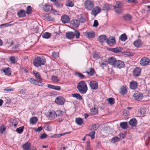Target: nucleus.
Returning a JSON list of instances; mask_svg holds the SVG:
<instances>
[{
  "label": "nucleus",
  "mask_w": 150,
  "mask_h": 150,
  "mask_svg": "<svg viewBox=\"0 0 150 150\" xmlns=\"http://www.w3.org/2000/svg\"><path fill=\"white\" fill-rule=\"evenodd\" d=\"M77 88L79 92L82 94L86 93L88 90L87 84L84 81H81L78 83Z\"/></svg>",
  "instance_id": "nucleus-1"
},
{
  "label": "nucleus",
  "mask_w": 150,
  "mask_h": 150,
  "mask_svg": "<svg viewBox=\"0 0 150 150\" xmlns=\"http://www.w3.org/2000/svg\"><path fill=\"white\" fill-rule=\"evenodd\" d=\"M46 59L43 58H41L40 57H35L33 60L34 65L36 67L40 66L41 65L45 64Z\"/></svg>",
  "instance_id": "nucleus-2"
},
{
  "label": "nucleus",
  "mask_w": 150,
  "mask_h": 150,
  "mask_svg": "<svg viewBox=\"0 0 150 150\" xmlns=\"http://www.w3.org/2000/svg\"><path fill=\"white\" fill-rule=\"evenodd\" d=\"M80 35L79 32L77 30H75L74 33L72 32H69L66 33V38L70 40L73 39L75 36L77 39L79 38Z\"/></svg>",
  "instance_id": "nucleus-3"
},
{
  "label": "nucleus",
  "mask_w": 150,
  "mask_h": 150,
  "mask_svg": "<svg viewBox=\"0 0 150 150\" xmlns=\"http://www.w3.org/2000/svg\"><path fill=\"white\" fill-rule=\"evenodd\" d=\"M122 4L120 2L117 1L116 4L113 6L115 11L118 14H121L123 13V10L122 9Z\"/></svg>",
  "instance_id": "nucleus-4"
},
{
  "label": "nucleus",
  "mask_w": 150,
  "mask_h": 150,
  "mask_svg": "<svg viewBox=\"0 0 150 150\" xmlns=\"http://www.w3.org/2000/svg\"><path fill=\"white\" fill-rule=\"evenodd\" d=\"M85 8L88 11H91L94 6V2L92 0H86L84 3Z\"/></svg>",
  "instance_id": "nucleus-5"
},
{
  "label": "nucleus",
  "mask_w": 150,
  "mask_h": 150,
  "mask_svg": "<svg viewBox=\"0 0 150 150\" xmlns=\"http://www.w3.org/2000/svg\"><path fill=\"white\" fill-rule=\"evenodd\" d=\"M47 116L48 119L52 120L57 117V115L54 110H50L47 112Z\"/></svg>",
  "instance_id": "nucleus-6"
},
{
  "label": "nucleus",
  "mask_w": 150,
  "mask_h": 150,
  "mask_svg": "<svg viewBox=\"0 0 150 150\" xmlns=\"http://www.w3.org/2000/svg\"><path fill=\"white\" fill-rule=\"evenodd\" d=\"M55 102L58 105H63L65 103V99L62 96H59L55 99Z\"/></svg>",
  "instance_id": "nucleus-7"
},
{
  "label": "nucleus",
  "mask_w": 150,
  "mask_h": 150,
  "mask_svg": "<svg viewBox=\"0 0 150 150\" xmlns=\"http://www.w3.org/2000/svg\"><path fill=\"white\" fill-rule=\"evenodd\" d=\"M149 62L150 60L148 58L144 57L140 60V64L141 65L146 66L148 65Z\"/></svg>",
  "instance_id": "nucleus-8"
},
{
  "label": "nucleus",
  "mask_w": 150,
  "mask_h": 150,
  "mask_svg": "<svg viewBox=\"0 0 150 150\" xmlns=\"http://www.w3.org/2000/svg\"><path fill=\"white\" fill-rule=\"evenodd\" d=\"M91 12V14L95 16H96L99 13H100L101 11L100 8L97 6L93 8Z\"/></svg>",
  "instance_id": "nucleus-9"
},
{
  "label": "nucleus",
  "mask_w": 150,
  "mask_h": 150,
  "mask_svg": "<svg viewBox=\"0 0 150 150\" xmlns=\"http://www.w3.org/2000/svg\"><path fill=\"white\" fill-rule=\"evenodd\" d=\"M89 84L91 89L96 90L98 88V83L95 81H90Z\"/></svg>",
  "instance_id": "nucleus-10"
},
{
  "label": "nucleus",
  "mask_w": 150,
  "mask_h": 150,
  "mask_svg": "<svg viewBox=\"0 0 150 150\" xmlns=\"http://www.w3.org/2000/svg\"><path fill=\"white\" fill-rule=\"evenodd\" d=\"M133 96L134 99L137 101L140 100L143 97V96L142 93H140L137 92H136L134 94Z\"/></svg>",
  "instance_id": "nucleus-11"
},
{
  "label": "nucleus",
  "mask_w": 150,
  "mask_h": 150,
  "mask_svg": "<svg viewBox=\"0 0 150 150\" xmlns=\"http://www.w3.org/2000/svg\"><path fill=\"white\" fill-rule=\"evenodd\" d=\"M107 44L110 45H112L116 43L114 37H110L106 40Z\"/></svg>",
  "instance_id": "nucleus-12"
},
{
  "label": "nucleus",
  "mask_w": 150,
  "mask_h": 150,
  "mask_svg": "<svg viewBox=\"0 0 150 150\" xmlns=\"http://www.w3.org/2000/svg\"><path fill=\"white\" fill-rule=\"evenodd\" d=\"M99 66L103 69L104 67H106L108 64L107 60L105 59H101L99 62Z\"/></svg>",
  "instance_id": "nucleus-13"
},
{
  "label": "nucleus",
  "mask_w": 150,
  "mask_h": 150,
  "mask_svg": "<svg viewBox=\"0 0 150 150\" xmlns=\"http://www.w3.org/2000/svg\"><path fill=\"white\" fill-rule=\"evenodd\" d=\"M124 63L123 62L118 60H116L114 67L119 69H121L124 66Z\"/></svg>",
  "instance_id": "nucleus-14"
},
{
  "label": "nucleus",
  "mask_w": 150,
  "mask_h": 150,
  "mask_svg": "<svg viewBox=\"0 0 150 150\" xmlns=\"http://www.w3.org/2000/svg\"><path fill=\"white\" fill-rule=\"evenodd\" d=\"M83 35L88 38H93L95 37V33L93 32H85Z\"/></svg>",
  "instance_id": "nucleus-15"
},
{
  "label": "nucleus",
  "mask_w": 150,
  "mask_h": 150,
  "mask_svg": "<svg viewBox=\"0 0 150 150\" xmlns=\"http://www.w3.org/2000/svg\"><path fill=\"white\" fill-rule=\"evenodd\" d=\"M137 83L136 81H132L129 83V87L131 89L135 90L137 88Z\"/></svg>",
  "instance_id": "nucleus-16"
},
{
  "label": "nucleus",
  "mask_w": 150,
  "mask_h": 150,
  "mask_svg": "<svg viewBox=\"0 0 150 150\" xmlns=\"http://www.w3.org/2000/svg\"><path fill=\"white\" fill-rule=\"evenodd\" d=\"M61 20L63 23H68L70 21V18L68 16L64 15L61 17Z\"/></svg>",
  "instance_id": "nucleus-17"
},
{
  "label": "nucleus",
  "mask_w": 150,
  "mask_h": 150,
  "mask_svg": "<svg viewBox=\"0 0 150 150\" xmlns=\"http://www.w3.org/2000/svg\"><path fill=\"white\" fill-rule=\"evenodd\" d=\"M143 45V43L141 40L138 39L133 42V45L137 47H141Z\"/></svg>",
  "instance_id": "nucleus-18"
},
{
  "label": "nucleus",
  "mask_w": 150,
  "mask_h": 150,
  "mask_svg": "<svg viewBox=\"0 0 150 150\" xmlns=\"http://www.w3.org/2000/svg\"><path fill=\"white\" fill-rule=\"evenodd\" d=\"M71 25L75 27H78L79 25V21L78 19H74L71 22Z\"/></svg>",
  "instance_id": "nucleus-19"
},
{
  "label": "nucleus",
  "mask_w": 150,
  "mask_h": 150,
  "mask_svg": "<svg viewBox=\"0 0 150 150\" xmlns=\"http://www.w3.org/2000/svg\"><path fill=\"white\" fill-rule=\"evenodd\" d=\"M116 61V60L115 58L111 57L108 59L107 62H108V64L114 67Z\"/></svg>",
  "instance_id": "nucleus-20"
},
{
  "label": "nucleus",
  "mask_w": 150,
  "mask_h": 150,
  "mask_svg": "<svg viewBox=\"0 0 150 150\" xmlns=\"http://www.w3.org/2000/svg\"><path fill=\"white\" fill-rule=\"evenodd\" d=\"M129 125L132 127L136 126L137 124V121L135 118H133L131 119L129 122Z\"/></svg>",
  "instance_id": "nucleus-21"
},
{
  "label": "nucleus",
  "mask_w": 150,
  "mask_h": 150,
  "mask_svg": "<svg viewBox=\"0 0 150 150\" xmlns=\"http://www.w3.org/2000/svg\"><path fill=\"white\" fill-rule=\"evenodd\" d=\"M47 87L50 89H53L57 91H59L61 89V87L59 86H54L48 84L47 85Z\"/></svg>",
  "instance_id": "nucleus-22"
},
{
  "label": "nucleus",
  "mask_w": 150,
  "mask_h": 150,
  "mask_svg": "<svg viewBox=\"0 0 150 150\" xmlns=\"http://www.w3.org/2000/svg\"><path fill=\"white\" fill-rule=\"evenodd\" d=\"M141 70L139 68H137L134 69L133 71V75L135 76H138L140 74Z\"/></svg>",
  "instance_id": "nucleus-23"
},
{
  "label": "nucleus",
  "mask_w": 150,
  "mask_h": 150,
  "mask_svg": "<svg viewBox=\"0 0 150 150\" xmlns=\"http://www.w3.org/2000/svg\"><path fill=\"white\" fill-rule=\"evenodd\" d=\"M127 88L124 86H122L120 88V93L122 95H125L127 93Z\"/></svg>",
  "instance_id": "nucleus-24"
},
{
  "label": "nucleus",
  "mask_w": 150,
  "mask_h": 150,
  "mask_svg": "<svg viewBox=\"0 0 150 150\" xmlns=\"http://www.w3.org/2000/svg\"><path fill=\"white\" fill-rule=\"evenodd\" d=\"M26 12L24 10H20L17 13V15L19 17H23L25 16Z\"/></svg>",
  "instance_id": "nucleus-25"
},
{
  "label": "nucleus",
  "mask_w": 150,
  "mask_h": 150,
  "mask_svg": "<svg viewBox=\"0 0 150 150\" xmlns=\"http://www.w3.org/2000/svg\"><path fill=\"white\" fill-rule=\"evenodd\" d=\"M107 37L105 35H102L99 36L98 38V40L100 42L103 43L104 41H106Z\"/></svg>",
  "instance_id": "nucleus-26"
},
{
  "label": "nucleus",
  "mask_w": 150,
  "mask_h": 150,
  "mask_svg": "<svg viewBox=\"0 0 150 150\" xmlns=\"http://www.w3.org/2000/svg\"><path fill=\"white\" fill-rule=\"evenodd\" d=\"M30 142H27L23 145V148L25 150H30Z\"/></svg>",
  "instance_id": "nucleus-27"
},
{
  "label": "nucleus",
  "mask_w": 150,
  "mask_h": 150,
  "mask_svg": "<svg viewBox=\"0 0 150 150\" xmlns=\"http://www.w3.org/2000/svg\"><path fill=\"white\" fill-rule=\"evenodd\" d=\"M38 120L37 118L35 117H32L30 120V124L34 125L36 123Z\"/></svg>",
  "instance_id": "nucleus-28"
},
{
  "label": "nucleus",
  "mask_w": 150,
  "mask_h": 150,
  "mask_svg": "<svg viewBox=\"0 0 150 150\" xmlns=\"http://www.w3.org/2000/svg\"><path fill=\"white\" fill-rule=\"evenodd\" d=\"M3 71L5 73V74L6 75L9 76L11 74V71L9 67L5 69H3Z\"/></svg>",
  "instance_id": "nucleus-29"
},
{
  "label": "nucleus",
  "mask_w": 150,
  "mask_h": 150,
  "mask_svg": "<svg viewBox=\"0 0 150 150\" xmlns=\"http://www.w3.org/2000/svg\"><path fill=\"white\" fill-rule=\"evenodd\" d=\"M123 18L124 20L127 21H129L132 19V16L131 15L127 14L123 16Z\"/></svg>",
  "instance_id": "nucleus-30"
},
{
  "label": "nucleus",
  "mask_w": 150,
  "mask_h": 150,
  "mask_svg": "<svg viewBox=\"0 0 150 150\" xmlns=\"http://www.w3.org/2000/svg\"><path fill=\"white\" fill-rule=\"evenodd\" d=\"M76 122L79 125H81L83 123V120L81 118H77L75 120Z\"/></svg>",
  "instance_id": "nucleus-31"
},
{
  "label": "nucleus",
  "mask_w": 150,
  "mask_h": 150,
  "mask_svg": "<svg viewBox=\"0 0 150 150\" xmlns=\"http://www.w3.org/2000/svg\"><path fill=\"white\" fill-rule=\"evenodd\" d=\"M10 123L9 125L10 127H12L13 126L15 127L18 124V122L16 121V120H11Z\"/></svg>",
  "instance_id": "nucleus-32"
},
{
  "label": "nucleus",
  "mask_w": 150,
  "mask_h": 150,
  "mask_svg": "<svg viewBox=\"0 0 150 150\" xmlns=\"http://www.w3.org/2000/svg\"><path fill=\"white\" fill-rule=\"evenodd\" d=\"M120 125L123 129H126L127 127V122H121L120 123Z\"/></svg>",
  "instance_id": "nucleus-33"
},
{
  "label": "nucleus",
  "mask_w": 150,
  "mask_h": 150,
  "mask_svg": "<svg viewBox=\"0 0 150 150\" xmlns=\"http://www.w3.org/2000/svg\"><path fill=\"white\" fill-rule=\"evenodd\" d=\"M72 96L76 98L79 100H81L82 99V97L79 93H73L71 94Z\"/></svg>",
  "instance_id": "nucleus-34"
},
{
  "label": "nucleus",
  "mask_w": 150,
  "mask_h": 150,
  "mask_svg": "<svg viewBox=\"0 0 150 150\" xmlns=\"http://www.w3.org/2000/svg\"><path fill=\"white\" fill-rule=\"evenodd\" d=\"M34 75L35 76L37 80H38L39 81H42V78L40 76L39 73L38 72L34 73H33Z\"/></svg>",
  "instance_id": "nucleus-35"
},
{
  "label": "nucleus",
  "mask_w": 150,
  "mask_h": 150,
  "mask_svg": "<svg viewBox=\"0 0 150 150\" xmlns=\"http://www.w3.org/2000/svg\"><path fill=\"white\" fill-rule=\"evenodd\" d=\"M74 74L76 76L81 79H83L85 77L84 75L79 72H75Z\"/></svg>",
  "instance_id": "nucleus-36"
},
{
  "label": "nucleus",
  "mask_w": 150,
  "mask_h": 150,
  "mask_svg": "<svg viewBox=\"0 0 150 150\" xmlns=\"http://www.w3.org/2000/svg\"><path fill=\"white\" fill-rule=\"evenodd\" d=\"M122 48L120 47H117L112 49V51L115 53L120 52L122 51Z\"/></svg>",
  "instance_id": "nucleus-37"
},
{
  "label": "nucleus",
  "mask_w": 150,
  "mask_h": 150,
  "mask_svg": "<svg viewBox=\"0 0 150 150\" xmlns=\"http://www.w3.org/2000/svg\"><path fill=\"white\" fill-rule=\"evenodd\" d=\"M89 70V71H86V73L88 75H89L91 76L93 75L94 73H95V71L94 70V69L92 68H90Z\"/></svg>",
  "instance_id": "nucleus-38"
},
{
  "label": "nucleus",
  "mask_w": 150,
  "mask_h": 150,
  "mask_svg": "<svg viewBox=\"0 0 150 150\" xmlns=\"http://www.w3.org/2000/svg\"><path fill=\"white\" fill-rule=\"evenodd\" d=\"M119 39L122 41H125L127 39V37L126 34L124 33L120 35Z\"/></svg>",
  "instance_id": "nucleus-39"
},
{
  "label": "nucleus",
  "mask_w": 150,
  "mask_h": 150,
  "mask_svg": "<svg viewBox=\"0 0 150 150\" xmlns=\"http://www.w3.org/2000/svg\"><path fill=\"white\" fill-rule=\"evenodd\" d=\"M33 11L32 8L30 6H28L26 8V13L28 15L31 13Z\"/></svg>",
  "instance_id": "nucleus-40"
},
{
  "label": "nucleus",
  "mask_w": 150,
  "mask_h": 150,
  "mask_svg": "<svg viewBox=\"0 0 150 150\" xmlns=\"http://www.w3.org/2000/svg\"><path fill=\"white\" fill-rule=\"evenodd\" d=\"M99 125L98 124H95L92 125L91 127L90 128V129L91 130H96L98 128Z\"/></svg>",
  "instance_id": "nucleus-41"
},
{
  "label": "nucleus",
  "mask_w": 150,
  "mask_h": 150,
  "mask_svg": "<svg viewBox=\"0 0 150 150\" xmlns=\"http://www.w3.org/2000/svg\"><path fill=\"white\" fill-rule=\"evenodd\" d=\"M91 112L92 115H94L98 113L97 109L95 108H92L91 109Z\"/></svg>",
  "instance_id": "nucleus-42"
},
{
  "label": "nucleus",
  "mask_w": 150,
  "mask_h": 150,
  "mask_svg": "<svg viewBox=\"0 0 150 150\" xmlns=\"http://www.w3.org/2000/svg\"><path fill=\"white\" fill-rule=\"evenodd\" d=\"M51 6L49 5H46L43 7V10L45 11H48L50 9Z\"/></svg>",
  "instance_id": "nucleus-43"
},
{
  "label": "nucleus",
  "mask_w": 150,
  "mask_h": 150,
  "mask_svg": "<svg viewBox=\"0 0 150 150\" xmlns=\"http://www.w3.org/2000/svg\"><path fill=\"white\" fill-rule=\"evenodd\" d=\"M78 20L79 21V23H84L86 22V19L83 18L81 15L80 16H78Z\"/></svg>",
  "instance_id": "nucleus-44"
},
{
  "label": "nucleus",
  "mask_w": 150,
  "mask_h": 150,
  "mask_svg": "<svg viewBox=\"0 0 150 150\" xmlns=\"http://www.w3.org/2000/svg\"><path fill=\"white\" fill-rule=\"evenodd\" d=\"M51 80L55 83H57L59 81V79L57 76H52L51 77Z\"/></svg>",
  "instance_id": "nucleus-45"
},
{
  "label": "nucleus",
  "mask_w": 150,
  "mask_h": 150,
  "mask_svg": "<svg viewBox=\"0 0 150 150\" xmlns=\"http://www.w3.org/2000/svg\"><path fill=\"white\" fill-rule=\"evenodd\" d=\"M66 6L69 7H72L74 6V4L71 1L69 0L66 1Z\"/></svg>",
  "instance_id": "nucleus-46"
},
{
  "label": "nucleus",
  "mask_w": 150,
  "mask_h": 150,
  "mask_svg": "<svg viewBox=\"0 0 150 150\" xmlns=\"http://www.w3.org/2000/svg\"><path fill=\"white\" fill-rule=\"evenodd\" d=\"M42 37L44 38H48L50 37V33L47 32L45 33L42 34Z\"/></svg>",
  "instance_id": "nucleus-47"
},
{
  "label": "nucleus",
  "mask_w": 150,
  "mask_h": 150,
  "mask_svg": "<svg viewBox=\"0 0 150 150\" xmlns=\"http://www.w3.org/2000/svg\"><path fill=\"white\" fill-rule=\"evenodd\" d=\"M24 127L23 126H22L17 128L16 130V131L19 134H21L23 130Z\"/></svg>",
  "instance_id": "nucleus-48"
},
{
  "label": "nucleus",
  "mask_w": 150,
  "mask_h": 150,
  "mask_svg": "<svg viewBox=\"0 0 150 150\" xmlns=\"http://www.w3.org/2000/svg\"><path fill=\"white\" fill-rule=\"evenodd\" d=\"M95 133V132L94 131H93L90 132L88 134H86V136L88 135L89 136H90L91 137L92 139H93L95 138L94 136Z\"/></svg>",
  "instance_id": "nucleus-49"
},
{
  "label": "nucleus",
  "mask_w": 150,
  "mask_h": 150,
  "mask_svg": "<svg viewBox=\"0 0 150 150\" xmlns=\"http://www.w3.org/2000/svg\"><path fill=\"white\" fill-rule=\"evenodd\" d=\"M139 112L141 115L143 116L146 112L145 109L144 108H140L139 110Z\"/></svg>",
  "instance_id": "nucleus-50"
},
{
  "label": "nucleus",
  "mask_w": 150,
  "mask_h": 150,
  "mask_svg": "<svg viewBox=\"0 0 150 150\" xmlns=\"http://www.w3.org/2000/svg\"><path fill=\"white\" fill-rule=\"evenodd\" d=\"M6 129V127L4 125H2L0 127V133L1 134H3L4 132Z\"/></svg>",
  "instance_id": "nucleus-51"
},
{
  "label": "nucleus",
  "mask_w": 150,
  "mask_h": 150,
  "mask_svg": "<svg viewBox=\"0 0 150 150\" xmlns=\"http://www.w3.org/2000/svg\"><path fill=\"white\" fill-rule=\"evenodd\" d=\"M103 8L104 10H108L110 9V5L108 4H105L103 5Z\"/></svg>",
  "instance_id": "nucleus-52"
},
{
  "label": "nucleus",
  "mask_w": 150,
  "mask_h": 150,
  "mask_svg": "<svg viewBox=\"0 0 150 150\" xmlns=\"http://www.w3.org/2000/svg\"><path fill=\"white\" fill-rule=\"evenodd\" d=\"M10 60L11 62L13 64H15L17 62V61L15 57H10Z\"/></svg>",
  "instance_id": "nucleus-53"
},
{
  "label": "nucleus",
  "mask_w": 150,
  "mask_h": 150,
  "mask_svg": "<svg viewBox=\"0 0 150 150\" xmlns=\"http://www.w3.org/2000/svg\"><path fill=\"white\" fill-rule=\"evenodd\" d=\"M55 6L58 8H61L62 7L63 4L61 3L60 2L57 1L55 3Z\"/></svg>",
  "instance_id": "nucleus-54"
},
{
  "label": "nucleus",
  "mask_w": 150,
  "mask_h": 150,
  "mask_svg": "<svg viewBox=\"0 0 150 150\" xmlns=\"http://www.w3.org/2000/svg\"><path fill=\"white\" fill-rule=\"evenodd\" d=\"M109 103L111 105L115 103V99L112 98H110L108 99Z\"/></svg>",
  "instance_id": "nucleus-55"
},
{
  "label": "nucleus",
  "mask_w": 150,
  "mask_h": 150,
  "mask_svg": "<svg viewBox=\"0 0 150 150\" xmlns=\"http://www.w3.org/2000/svg\"><path fill=\"white\" fill-rule=\"evenodd\" d=\"M29 81L31 83L36 85L37 81L34 79L31 78L30 79Z\"/></svg>",
  "instance_id": "nucleus-56"
},
{
  "label": "nucleus",
  "mask_w": 150,
  "mask_h": 150,
  "mask_svg": "<svg viewBox=\"0 0 150 150\" xmlns=\"http://www.w3.org/2000/svg\"><path fill=\"white\" fill-rule=\"evenodd\" d=\"M119 138L117 137H113L111 139V142L112 143H114L115 142L118 140Z\"/></svg>",
  "instance_id": "nucleus-57"
},
{
  "label": "nucleus",
  "mask_w": 150,
  "mask_h": 150,
  "mask_svg": "<svg viewBox=\"0 0 150 150\" xmlns=\"http://www.w3.org/2000/svg\"><path fill=\"white\" fill-rule=\"evenodd\" d=\"M14 88H12L10 87H8L4 89V91H13L14 90Z\"/></svg>",
  "instance_id": "nucleus-58"
},
{
  "label": "nucleus",
  "mask_w": 150,
  "mask_h": 150,
  "mask_svg": "<svg viewBox=\"0 0 150 150\" xmlns=\"http://www.w3.org/2000/svg\"><path fill=\"white\" fill-rule=\"evenodd\" d=\"M93 57L96 60L98 59L100 57L99 54L95 53L93 55Z\"/></svg>",
  "instance_id": "nucleus-59"
},
{
  "label": "nucleus",
  "mask_w": 150,
  "mask_h": 150,
  "mask_svg": "<svg viewBox=\"0 0 150 150\" xmlns=\"http://www.w3.org/2000/svg\"><path fill=\"white\" fill-rule=\"evenodd\" d=\"M45 19H47L48 21H51L52 18L48 14H46L45 16Z\"/></svg>",
  "instance_id": "nucleus-60"
},
{
  "label": "nucleus",
  "mask_w": 150,
  "mask_h": 150,
  "mask_svg": "<svg viewBox=\"0 0 150 150\" xmlns=\"http://www.w3.org/2000/svg\"><path fill=\"white\" fill-rule=\"evenodd\" d=\"M70 132H66V133H62V134H59L58 135V136H57V135H54V137H60L61 136H63L64 135H65V134H68V133H70Z\"/></svg>",
  "instance_id": "nucleus-61"
},
{
  "label": "nucleus",
  "mask_w": 150,
  "mask_h": 150,
  "mask_svg": "<svg viewBox=\"0 0 150 150\" xmlns=\"http://www.w3.org/2000/svg\"><path fill=\"white\" fill-rule=\"evenodd\" d=\"M52 56L54 58H56L59 57V54L58 53L54 52L52 53Z\"/></svg>",
  "instance_id": "nucleus-62"
},
{
  "label": "nucleus",
  "mask_w": 150,
  "mask_h": 150,
  "mask_svg": "<svg viewBox=\"0 0 150 150\" xmlns=\"http://www.w3.org/2000/svg\"><path fill=\"white\" fill-rule=\"evenodd\" d=\"M47 135L45 133H43L40 136V138L41 139H45L47 137Z\"/></svg>",
  "instance_id": "nucleus-63"
},
{
  "label": "nucleus",
  "mask_w": 150,
  "mask_h": 150,
  "mask_svg": "<svg viewBox=\"0 0 150 150\" xmlns=\"http://www.w3.org/2000/svg\"><path fill=\"white\" fill-rule=\"evenodd\" d=\"M126 135V133H121L119 134V136H120V138L122 139L125 138V137Z\"/></svg>",
  "instance_id": "nucleus-64"
}]
</instances>
